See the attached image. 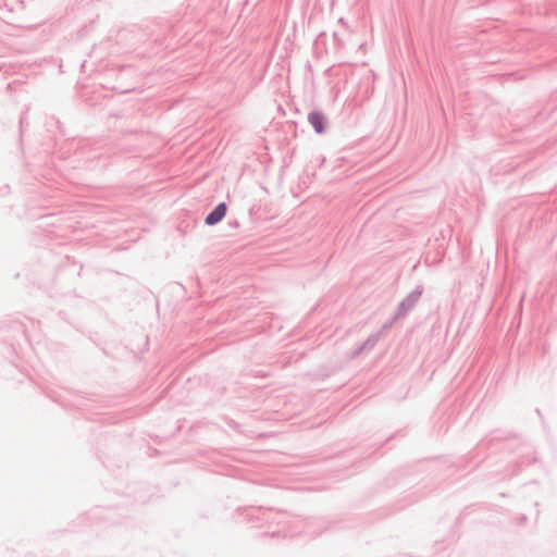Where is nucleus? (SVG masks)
<instances>
[{"mask_svg":"<svg viewBox=\"0 0 557 557\" xmlns=\"http://www.w3.org/2000/svg\"><path fill=\"white\" fill-rule=\"evenodd\" d=\"M227 211V206L225 202L218 203L205 218V224L209 226L216 225L220 223Z\"/></svg>","mask_w":557,"mask_h":557,"instance_id":"nucleus-3","label":"nucleus"},{"mask_svg":"<svg viewBox=\"0 0 557 557\" xmlns=\"http://www.w3.org/2000/svg\"><path fill=\"white\" fill-rule=\"evenodd\" d=\"M339 23H342V24L346 25V22H345L344 17H341V18H339Z\"/></svg>","mask_w":557,"mask_h":557,"instance_id":"nucleus-9","label":"nucleus"},{"mask_svg":"<svg viewBox=\"0 0 557 557\" xmlns=\"http://www.w3.org/2000/svg\"><path fill=\"white\" fill-rule=\"evenodd\" d=\"M12 11V7L10 5L8 0H0V11Z\"/></svg>","mask_w":557,"mask_h":557,"instance_id":"nucleus-6","label":"nucleus"},{"mask_svg":"<svg viewBox=\"0 0 557 557\" xmlns=\"http://www.w3.org/2000/svg\"><path fill=\"white\" fill-rule=\"evenodd\" d=\"M257 512L259 515L262 516V518H264L265 516H269L271 513V510H262V509H258Z\"/></svg>","mask_w":557,"mask_h":557,"instance_id":"nucleus-7","label":"nucleus"},{"mask_svg":"<svg viewBox=\"0 0 557 557\" xmlns=\"http://www.w3.org/2000/svg\"><path fill=\"white\" fill-rule=\"evenodd\" d=\"M249 519H250L251 521H253L255 519H256V520H260V519H261V517H260L259 515H258V516H252V515H251Z\"/></svg>","mask_w":557,"mask_h":557,"instance_id":"nucleus-8","label":"nucleus"},{"mask_svg":"<svg viewBox=\"0 0 557 557\" xmlns=\"http://www.w3.org/2000/svg\"><path fill=\"white\" fill-rule=\"evenodd\" d=\"M382 337V332H375L351 351V358H357L363 351L373 349Z\"/></svg>","mask_w":557,"mask_h":557,"instance_id":"nucleus-4","label":"nucleus"},{"mask_svg":"<svg viewBox=\"0 0 557 557\" xmlns=\"http://www.w3.org/2000/svg\"><path fill=\"white\" fill-rule=\"evenodd\" d=\"M401 318L403 317H397V311H395L394 315L382 325V327L379 332H382V335H383L387 330H389L393 326V324L398 319H401Z\"/></svg>","mask_w":557,"mask_h":557,"instance_id":"nucleus-5","label":"nucleus"},{"mask_svg":"<svg viewBox=\"0 0 557 557\" xmlns=\"http://www.w3.org/2000/svg\"><path fill=\"white\" fill-rule=\"evenodd\" d=\"M423 286L417 285L398 305L396 311L397 317H406L418 304L421 295L423 294Z\"/></svg>","mask_w":557,"mask_h":557,"instance_id":"nucleus-1","label":"nucleus"},{"mask_svg":"<svg viewBox=\"0 0 557 557\" xmlns=\"http://www.w3.org/2000/svg\"><path fill=\"white\" fill-rule=\"evenodd\" d=\"M308 121L317 134H324L327 128V117L320 110H313L308 114Z\"/></svg>","mask_w":557,"mask_h":557,"instance_id":"nucleus-2","label":"nucleus"}]
</instances>
